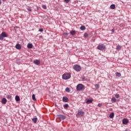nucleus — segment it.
<instances>
[{
	"label": "nucleus",
	"instance_id": "f257e3e1",
	"mask_svg": "<svg viewBox=\"0 0 131 131\" xmlns=\"http://www.w3.org/2000/svg\"><path fill=\"white\" fill-rule=\"evenodd\" d=\"M70 77H71V75H70L69 73L64 74L62 75V79H64V80L69 79Z\"/></svg>",
	"mask_w": 131,
	"mask_h": 131
},
{
	"label": "nucleus",
	"instance_id": "f03ea898",
	"mask_svg": "<svg viewBox=\"0 0 131 131\" xmlns=\"http://www.w3.org/2000/svg\"><path fill=\"white\" fill-rule=\"evenodd\" d=\"M106 49V46L104 44H100L97 46V49L99 51H104Z\"/></svg>",
	"mask_w": 131,
	"mask_h": 131
},
{
	"label": "nucleus",
	"instance_id": "7ed1b4c3",
	"mask_svg": "<svg viewBox=\"0 0 131 131\" xmlns=\"http://www.w3.org/2000/svg\"><path fill=\"white\" fill-rule=\"evenodd\" d=\"M73 69L77 71V72H79L81 70V67L78 64H75L73 67Z\"/></svg>",
	"mask_w": 131,
	"mask_h": 131
},
{
	"label": "nucleus",
	"instance_id": "20e7f679",
	"mask_svg": "<svg viewBox=\"0 0 131 131\" xmlns=\"http://www.w3.org/2000/svg\"><path fill=\"white\" fill-rule=\"evenodd\" d=\"M83 88H84V85L82 84H78L76 86V90L78 92H80V91H82L83 90Z\"/></svg>",
	"mask_w": 131,
	"mask_h": 131
},
{
	"label": "nucleus",
	"instance_id": "39448f33",
	"mask_svg": "<svg viewBox=\"0 0 131 131\" xmlns=\"http://www.w3.org/2000/svg\"><path fill=\"white\" fill-rule=\"evenodd\" d=\"M5 37H8V34L5 32H3L1 34H0V40H3Z\"/></svg>",
	"mask_w": 131,
	"mask_h": 131
},
{
	"label": "nucleus",
	"instance_id": "423d86ee",
	"mask_svg": "<svg viewBox=\"0 0 131 131\" xmlns=\"http://www.w3.org/2000/svg\"><path fill=\"white\" fill-rule=\"evenodd\" d=\"M57 118H58V119H60V120H64V119H66V116L63 115H57Z\"/></svg>",
	"mask_w": 131,
	"mask_h": 131
},
{
	"label": "nucleus",
	"instance_id": "0eeeda50",
	"mask_svg": "<svg viewBox=\"0 0 131 131\" xmlns=\"http://www.w3.org/2000/svg\"><path fill=\"white\" fill-rule=\"evenodd\" d=\"M77 115H78V116H81V117L84 116V112H83L82 110H78Z\"/></svg>",
	"mask_w": 131,
	"mask_h": 131
},
{
	"label": "nucleus",
	"instance_id": "6e6552de",
	"mask_svg": "<svg viewBox=\"0 0 131 131\" xmlns=\"http://www.w3.org/2000/svg\"><path fill=\"white\" fill-rule=\"evenodd\" d=\"M33 63L35 64V65H39L40 64V61L38 59H36L33 61Z\"/></svg>",
	"mask_w": 131,
	"mask_h": 131
},
{
	"label": "nucleus",
	"instance_id": "1a4fd4ad",
	"mask_svg": "<svg viewBox=\"0 0 131 131\" xmlns=\"http://www.w3.org/2000/svg\"><path fill=\"white\" fill-rule=\"evenodd\" d=\"M128 122V120L127 119H123L122 120L123 124H126Z\"/></svg>",
	"mask_w": 131,
	"mask_h": 131
},
{
	"label": "nucleus",
	"instance_id": "9d476101",
	"mask_svg": "<svg viewBox=\"0 0 131 131\" xmlns=\"http://www.w3.org/2000/svg\"><path fill=\"white\" fill-rule=\"evenodd\" d=\"M62 101H63V102H68V101H69V99L67 97H63L62 98Z\"/></svg>",
	"mask_w": 131,
	"mask_h": 131
},
{
	"label": "nucleus",
	"instance_id": "9b49d317",
	"mask_svg": "<svg viewBox=\"0 0 131 131\" xmlns=\"http://www.w3.org/2000/svg\"><path fill=\"white\" fill-rule=\"evenodd\" d=\"M15 48L17 50H21V45L19 43H17L15 46Z\"/></svg>",
	"mask_w": 131,
	"mask_h": 131
},
{
	"label": "nucleus",
	"instance_id": "f8f14e48",
	"mask_svg": "<svg viewBox=\"0 0 131 131\" xmlns=\"http://www.w3.org/2000/svg\"><path fill=\"white\" fill-rule=\"evenodd\" d=\"M2 104H7V99L3 98L1 101Z\"/></svg>",
	"mask_w": 131,
	"mask_h": 131
},
{
	"label": "nucleus",
	"instance_id": "ddd939ff",
	"mask_svg": "<svg viewBox=\"0 0 131 131\" xmlns=\"http://www.w3.org/2000/svg\"><path fill=\"white\" fill-rule=\"evenodd\" d=\"M33 47V45L32 43H28L27 45V48L28 49H32V47Z\"/></svg>",
	"mask_w": 131,
	"mask_h": 131
},
{
	"label": "nucleus",
	"instance_id": "4468645a",
	"mask_svg": "<svg viewBox=\"0 0 131 131\" xmlns=\"http://www.w3.org/2000/svg\"><path fill=\"white\" fill-rule=\"evenodd\" d=\"M32 120L34 122V123H36V122H37V118L36 117V118H33L32 119Z\"/></svg>",
	"mask_w": 131,
	"mask_h": 131
},
{
	"label": "nucleus",
	"instance_id": "2eb2a0df",
	"mask_svg": "<svg viewBox=\"0 0 131 131\" xmlns=\"http://www.w3.org/2000/svg\"><path fill=\"white\" fill-rule=\"evenodd\" d=\"M110 118H114V113L112 112L110 114V116H109Z\"/></svg>",
	"mask_w": 131,
	"mask_h": 131
},
{
	"label": "nucleus",
	"instance_id": "dca6fc26",
	"mask_svg": "<svg viewBox=\"0 0 131 131\" xmlns=\"http://www.w3.org/2000/svg\"><path fill=\"white\" fill-rule=\"evenodd\" d=\"M70 33L72 35H75V34L76 33V32H75V31L74 30H72L71 32H70Z\"/></svg>",
	"mask_w": 131,
	"mask_h": 131
},
{
	"label": "nucleus",
	"instance_id": "f3484780",
	"mask_svg": "<svg viewBox=\"0 0 131 131\" xmlns=\"http://www.w3.org/2000/svg\"><path fill=\"white\" fill-rule=\"evenodd\" d=\"M15 100L16 101V102H19V101H20V97L18 96H16Z\"/></svg>",
	"mask_w": 131,
	"mask_h": 131
},
{
	"label": "nucleus",
	"instance_id": "a211bd4d",
	"mask_svg": "<svg viewBox=\"0 0 131 131\" xmlns=\"http://www.w3.org/2000/svg\"><path fill=\"white\" fill-rule=\"evenodd\" d=\"M111 101L112 103H115L116 102V98L115 97H112Z\"/></svg>",
	"mask_w": 131,
	"mask_h": 131
},
{
	"label": "nucleus",
	"instance_id": "6ab92c4d",
	"mask_svg": "<svg viewBox=\"0 0 131 131\" xmlns=\"http://www.w3.org/2000/svg\"><path fill=\"white\" fill-rule=\"evenodd\" d=\"M6 98L7 99H8V100H12V96L10 95H7L6 96Z\"/></svg>",
	"mask_w": 131,
	"mask_h": 131
},
{
	"label": "nucleus",
	"instance_id": "aec40b11",
	"mask_svg": "<svg viewBox=\"0 0 131 131\" xmlns=\"http://www.w3.org/2000/svg\"><path fill=\"white\" fill-rule=\"evenodd\" d=\"M111 9L112 10H114L115 9V4H112L110 7Z\"/></svg>",
	"mask_w": 131,
	"mask_h": 131
},
{
	"label": "nucleus",
	"instance_id": "412c9836",
	"mask_svg": "<svg viewBox=\"0 0 131 131\" xmlns=\"http://www.w3.org/2000/svg\"><path fill=\"white\" fill-rule=\"evenodd\" d=\"M116 76H118V77H120L121 76V74L120 73L116 72Z\"/></svg>",
	"mask_w": 131,
	"mask_h": 131
},
{
	"label": "nucleus",
	"instance_id": "4be33fe9",
	"mask_svg": "<svg viewBox=\"0 0 131 131\" xmlns=\"http://www.w3.org/2000/svg\"><path fill=\"white\" fill-rule=\"evenodd\" d=\"M85 26H81V27H80V30H85Z\"/></svg>",
	"mask_w": 131,
	"mask_h": 131
},
{
	"label": "nucleus",
	"instance_id": "5701e85b",
	"mask_svg": "<svg viewBox=\"0 0 131 131\" xmlns=\"http://www.w3.org/2000/svg\"><path fill=\"white\" fill-rule=\"evenodd\" d=\"M32 100H33V101H36V98H35V95L33 94L32 96Z\"/></svg>",
	"mask_w": 131,
	"mask_h": 131
},
{
	"label": "nucleus",
	"instance_id": "b1692460",
	"mask_svg": "<svg viewBox=\"0 0 131 131\" xmlns=\"http://www.w3.org/2000/svg\"><path fill=\"white\" fill-rule=\"evenodd\" d=\"M93 102V100L89 99L86 101V104H91Z\"/></svg>",
	"mask_w": 131,
	"mask_h": 131
},
{
	"label": "nucleus",
	"instance_id": "393cba45",
	"mask_svg": "<svg viewBox=\"0 0 131 131\" xmlns=\"http://www.w3.org/2000/svg\"><path fill=\"white\" fill-rule=\"evenodd\" d=\"M116 50H117V51H120V50H121V47H120V46H117Z\"/></svg>",
	"mask_w": 131,
	"mask_h": 131
},
{
	"label": "nucleus",
	"instance_id": "a878e982",
	"mask_svg": "<svg viewBox=\"0 0 131 131\" xmlns=\"http://www.w3.org/2000/svg\"><path fill=\"white\" fill-rule=\"evenodd\" d=\"M65 91L67 93H70V89L69 88H67Z\"/></svg>",
	"mask_w": 131,
	"mask_h": 131
},
{
	"label": "nucleus",
	"instance_id": "bb28decb",
	"mask_svg": "<svg viewBox=\"0 0 131 131\" xmlns=\"http://www.w3.org/2000/svg\"><path fill=\"white\" fill-rule=\"evenodd\" d=\"M64 108H68L69 107V105H68V103H66L63 105Z\"/></svg>",
	"mask_w": 131,
	"mask_h": 131
},
{
	"label": "nucleus",
	"instance_id": "cd10ccee",
	"mask_svg": "<svg viewBox=\"0 0 131 131\" xmlns=\"http://www.w3.org/2000/svg\"><path fill=\"white\" fill-rule=\"evenodd\" d=\"M95 88L97 89V90H98V89H99L100 88V85L98 84H95Z\"/></svg>",
	"mask_w": 131,
	"mask_h": 131
},
{
	"label": "nucleus",
	"instance_id": "c85d7f7f",
	"mask_svg": "<svg viewBox=\"0 0 131 131\" xmlns=\"http://www.w3.org/2000/svg\"><path fill=\"white\" fill-rule=\"evenodd\" d=\"M84 37H89V34L86 33L84 34Z\"/></svg>",
	"mask_w": 131,
	"mask_h": 131
},
{
	"label": "nucleus",
	"instance_id": "c756f323",
	"mask_svg": "<svg viewBox=\"0 0 131 131\" xmlns=\"http://www.w3.org/2000/svg\"><path fill=\"white\" fill-rule=\"evenodd\" d=\"M42 8H43L44 9V10H47V6L43 5L42 6Z\"/></svg>",
	"mask_w": 131,
	"mask_h": 131
},
{
	"label": "nucleus",
	"instance_id": "7c9ffc66",
	"mask_svg": "<svg viewBox=\"0 0 131 131\" xmlns=\"http://www.w3.org/2000/svg\"><path fill=\"white\" fill-rule=\"evenodd\" d=\"M64 2L66 3V4H68V3L70 2V0H64Z\"/></svg>",
	"mask_w": 131,
	"mask_h": 131
},
{
	"label": "nucleus",
	"instance_id": "2f4dec72",
	"mask_svg": "<svg viewBox=\"0 0 131 131\" xmlns=\"http://www.w3.org/2000/svg\"><path fill=\"white\" fill-rule=\"evenodd\" d=\"M120 95L119 94H116L115 95V97L117 98V99H118V98H119Z\"/></svg>",
	"mask_w": 131,
	"mask_h": 131
},
{
	"label": "nucleus",
	"instance_id": "473e14b6",
	"mask_svg": "<svg viewBox=\"0 0 131 131\" xmlns=\"http://www.w3.org/2000/svg\"><path fill=\"white\" fill-rule=\"evenodd\" d=\"M39 31H40V32H42V31H43V28H40L39 29Z\"/></svg>",
	"mask_w": 131,
	"mask_h": 131
},
{
	"label": "nucleus",
	"instance_id": "72a5a7b5",
	"mask_svg": "<svg viewBox=\"0 0 131 131\" xmlns=\"http://www.w3.org/2000/svg\"><path fill=\"white\" fill-rule=\"evenodd\" d=\"M27 10H28V11L29 12H31V11H32V10H31V9L30 8H27Z\"/></svg>",
	"mask_w": 131,
	"mask_h": 131
},
{
	"label": "nucleus",
	"instance_id": "f704fd0d",
	"mask_svg": "<svg viewBox=\"0 0 131 131\" xmlns=\"http://www.w3.org/2000/svg\"><path fill=\"white\" fill-rule=\"evenodd\" d=\"M98 107H102V104L99 103V104H98Z\"/></svg>",
	"mask_w": 131,
	"mask_h": 131
},
{
	"label": "nucleus",
	"instance_id": "c9c22d12",
	"mask_svg": "<svg viewBox=\"0 0 131 131\" xmlns=\"http://www.w3.org/2000/svg\"><path fill=\"white\" fill-rule=\"evenodd\" d=\"M64 35H68V33H64Z\"/></svg>",
	"mask_w": 131,
	"mask_h": 131
},
{
	"label": "nucleus",
	"instance_id": "e433bc0d",
	"mask_svg": "<svg viewBox=\"0 0 131 131\" xmlns=\"http://www.w3.org/2000/svg\"><path fill=\"white\" fill-rule=\"evenodd\" d=\"M2 5V1L0 0V5Z\"/></svg>",
	"mask_w": 131,
	"mask_h": 131
}]
</instances>
